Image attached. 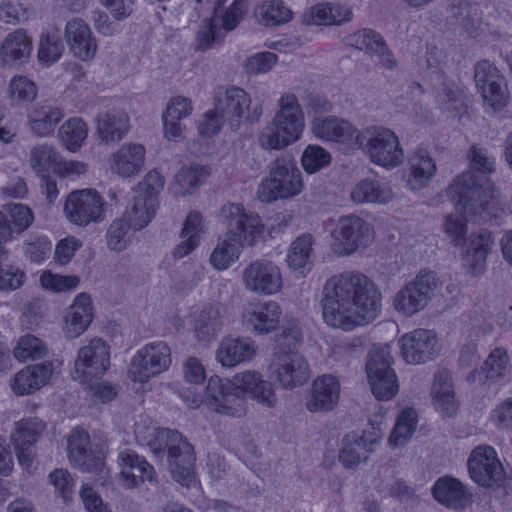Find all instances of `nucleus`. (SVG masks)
<instances>
[{"instance_id":"nucleus-1","label":"nucleus","mask_w":512,"mask_h":512,"mask_svg":"<svg viewBox=\"0 0 512 512\" xmlns=\"http://www.w3.org/2000/svg\"><path fill=\"white\" fill-rule=\"evenodd\" d=\"M381 292L365 274L345 271L330 277L321 300L324 321L349 331L373 321L381 309Z\"/></svg>"},{"instance_id":"nucleus-2","label":"nucleus","mask_w":512,"mask_h":512,"mask_svg":"<svg viewBox=\"0 0 512 512\" xmlns=\"http://www.w3.org/2000/svg\"><path fill=\"white\" fill-rule=\"evenodd\" d=\"M447 194L455 209L474 221H490L509 212L508 197L475 171L463 172L455 178Z\"/></svg>"},{"instance_id":"nucleus-3","label":"nucleus","mask_w":512,"mask_h":512,"mask_svg":"<svg viewBox=\"0 0 512 512\" xmlns=\"http://www.w3.org/2000/svg\"><path fill=\"white\" fill-rule=\"evenodd\" d=\"M226 234L220 239L210 256L211 265L225 270L238 260L242 248L252 246L264 230L260 216L247 212L242 204L229 203L221 208Z\"/></svg>"},{"instance_id":"nucleus-4","label":"nucleus","mask_w":512,"mask_h":512,"mask_svg":"<svg viewBox=\"0 0 512 512\" xmlns=\"http://www.w3.org/2000/svg\"><path fill=\"white\" fill-rule=\"evenodd\" d=\"M147 445L155 457H166L168 470L175 481L186 487L195 481V449L182 433L169 428H155Z\"/></svg>"},{"instance_id":"nucleus-5","label":"nucleus","mask_w":512,"mask_h":512,"mask_svg":"<svg viewBox=\"0 0 512 512\" xmlns=\"http://www.w3.org/2000/svg\"><path fill=\"white\" fill-rule=\"evenodd\" d=\"M277 106L278 111L259 135V144L264 149L285 148L300 139L305 127L304 113L294 94L282 95Z\"/></svg>"},{"instance_id":"nucleus-6","label":"nucleus","mask_w":512,"mask_h":512,"mask_svg":"<svg viewBox=\"0 0 512 512\" xmlns=\"http://www.w3.org/2000/svg\"><path fill=\"white\" fill-rule=\"evenodd\" d=\"M227 0H197L201 7L197 8L199 15L204 16V12H209L203 25L200 27L196 43L197 49L205 51L220 42L225 33L236 28L241 21L245 11L246 2L244 0H234L228 10L224 12Z\"/></svg>"},{"instance_id":"nucleus-7","label":"nucleus","mask_w":512,"mask_h":512,"mask_svg":"<svg viewBox=\"0 0 512 512\" xmlns=\"http://www.w3.org/2000/svg\"><path fill=\"white\" fill-rule=\"evenodd\" d=\"M270 177L261 182L257 195L269 203L280 198L294 197L303 190V181L295 158L282 153L269 165Z\"/></svg>"},{"instance_id":"nucleus-8","label":"nucleus","mask_w":512,"mask_h":512,"mask_svg":"<svg viewBox=\"0 0 512 512\" xmlns=\"http://www.w3.org/2000/svg\"><path fill=\"white\" fill-rule=\"evenodd\" d=\"M358 147L376 165L387 169L399 166L404 158L398 136L389 128L371 126L355 137Z\"/></svg>"},{"instance_id":"nucleus-9","label":"nucleus","mask_w":512,"mask_h":512,"mask_svg":"<svg viewBox=\"0 0 512 512\" xmlns=\"http://www.w3.org/2000/svg\"><path fill=\"white\" fill-rule=\"evenodd\" d=\"M438 287L439 280L435 272L421 271L413 281L395 294L394 308L406 316H411L427 306Z\"/></svg>"},{"instance_id":"nucleus-10","label":"nucleus","mask_w":512,"mask_h":512,"mask_svg":"<svg viewBox=\"0 0 512 512\" xmlns=\"http://www.w3.org/2000/svg\"><path fill=\"white\" fill-rule=\"evenodd\" d=\"M392 357L387 347L375 348L369 353L366 371L373 395L381 401L392 399L398 393L395 371L391 368Z\"/></svg>"},{"instance_id":"nucleus-11","label":"nucleus","mask_w":512,"mask_h":512,"mask_svg":"<svg viewBox=\"0 0 512 512\" xmlns=\"http://www.w3.org/2000/svg\"><path fill=\"white\" fill-rule=\"evenodd\" d=\"M333 251L338 256H348L360 247L368 246L373 239L371 225L364 219L347 215L338 220L333 231Z\"/></svg>"},{"instance_id":"nucleus-12","label":"nucleus","mask_w":512,"mask_h":512,"mask_svg":"<svg viewBox=\"0 0 512 512\" xmlns=\"http://www.w3.org/2000/svg\"><path fill=\"white\" fill-rule=\"evenodd\" d=\"M250 105L251 98L243 89L231 87L224 92L223 96L218 98L215 107L223 121H226L231 129L236 130L243 122L255 123L259 121L262 108L255 106L250 111Z\"/></svg>"},{"instance_id":"nucleus-13","label":"nucleus","mask_w":512,"mask_h":512,"mask_svg":"<svg viewBox=\"0 0 512 512\" xmlns=\"http://www.w3.org/2000/svg\"><path fill=\"white\" fill-rule=\"evenodd\" d=\"M171 364V350L164 342L145 345L133 357L129 374L134 382L145 383L166 371Z\"/></svg>"},{"instance_id":"nucleus-14","label":"nucleus","mask_w":512,"mask_h":512,"mask_svg":"<svg viewBox=\"0 0 512 512\" xmlns=\"http://www.w3.org/2000/svg\"><path fill=\"white\" fill-rule=\"evenodd\" d=\"M105 201L95 190L83 189L71 192L65 202L67 219L78 226L98 223L105 218Z\"/></svg>"},{"instance_id":"nucleus-15","label":"nucleus","mask_w":512,"mask_h":512,"mask_svg":"<svg viewBox=\"0 0 512 512\" xmlns=\"http://www.w3.org/2000/svg\"><path fill=\"white\" fill-rule=\"evenodd\" d=\"M110 366V348L100 339L94 338L81 347L74 363L73 378L80 383H87L94 378H101Z\"/></svg>"},{"instance_id":"nucleus-16","label":"nucleus","mask_w":512,"mask_h":512,"mask_svg":"<svg viewBox=\"0 0 512 512\" xmlns=\"http://www.w3.org/2000/svg\"><path fill=\"white\" fill-rule=\"evenodd\" d=\"M310 376L311 370L308 361L297 352L279 353L269 365V377L285 389H294L304 385Z\"/></svg>"},{"instance_id":"nucleus-17","label":"nucleus","mask_w":512,"mask_h":512,"mask_svg":"<svg viewBox=\"0 0 512 512\" xmlns=\"http://www.w3.org/2000/svg\"><path fill=\"white\" fill-rule=\"evenodd\" d=\"M472 480L488 488H499L505 481V471L491 446L476 447L467 461Z\"/></svg>"},{"instance_id":"nucleus-18","label":"nucleus","mask_w":512,"mask_h":512,"mask_svg":"<svg viewBox=\"0 0 512 512\" xmlns=\"http://www.w3.org/2000/svg\"><path fill=\"white\" fill-rule=\"evenodd\" d=\"M474 78L478 91L484 101L493 108L500 111L506 106L509 93L505 79L498 68L491 62L484 60L475 65Z\"/></svg>"},{"instance_id":"nucleus-19","label":"nucleus","mask_w":512,"mask_h":512,"mask_svg":"<svg viewBox=\"0 0 512 512\" xmlns=\"http://www.w3.org/2000/svg\"><path fill=\"white\" fill-rule=\"evenodd\" d=\"M244 287L257 295H273L283 286L280 268L272 261L257 259L242 272Z\"/></svg>"},{"instance_id":"nucleus-20","label":"nucleus","mask_w":512,"mask_h":512,"mask_svg":"<svg viewBox=\"0 0 512 512\" xmlns=\"http://www.w3.org/2000/svg\"><path fill=\"white\" fill-rule=\"evenodd\" d=\"M68 456L72 465L82 472L98 475L105 479L107 470L103 458L91 449L89 434L78 428L68 438Z\"/></svg>"},{"instance_id":"nucleus-21","label":"nucleus","mask_w":512,"mask_h":512,"mask_svg":"<svg viewBox=\"0 0 512 512\" xmlns=\"http://www.w3.org/2000/svg\"><path fill=\"white\" fill-rule=\"evenodd\" d=\"M399 343L404 360L409 364H421L437 355V338L434 332L416 329L403 335Z\"/></svg>"},{"instance_id":"nucleus-22","label":"nucleus","mask_w":512,"mask_h":512,"mask_svg":"<svg viewBox=\"0 0 512 512\" xmlns=\"http://www.w3.org/2000/svg\"><path fill=\"white\" fill-rule=\"evenodd\" d=\"M45 429L38 418L23 419L15 424L11 435L19 464L29 470L34 460V444Z\"/></svg>"},{"instance_id":"nucleus-23","label":"nucleus","mask_w":512,"mask_h":512,"mask_svg":"<svg viewBox=\"0 0 512 512\" xmlns=\"http://www.w3.org/2000/svg\"><path fill=\"white\" fill-rule=\"evenodd\" d=\"M118 461L121 467L120 481L123 487L134 489L144 482H157V474L154 467L143 456L135 451L126 449L120 452Z\"/></svg>"},{"instance_id":"nucleus-24","label":"nucleus","mask_w":512,"mask_h":512,"mask_svg":"<svg viewBox=\"0 0 512 512\" xmlns=\"http://www.w3.org/2000/svg\"><path fill=\"white\" fill-rule=\"evenodd\" d=\"M339 397V380L333 375L324 374L313 380L305 406L312 413L328 412L337 406Z\"/></svg>"},{"instance_id":"nucleus-25","label":"nucleus","mask_w":512,"mask_h":512,"mask_svg":"<svg viewBox=\"0 0 512 512\" xmlns=\"http://www.w3.org/2000/svg\"><path fill=\"white\" fill-rule=\"evenodd\" d=\"M65 39L77 58L89 61L95 57L97 42L89 25L83 19L74 17L66 23Z\"/></svg>"},{"instance_id":"nucleus-26","label":"nucleus","mask_w":512,"mask_h":512,"mask_svg":"<svg viewBox=\"0 0 512 512\" xmlns=\"http://www.w3.org/2000/svg\"><path fill=\"white\" fill-rule=\"evenodd\" d=\"M280 315L281 308L275 301L251 303L243 312V322L258 334H268L277 328Z\"/></svg>"},{"instance_id":"nucleus-27","label":"nucleus","mask_w":512,"mask_h":512,"mask_svg":"<svg viewBox=\"0 0 512 512\" xmlns=\"http://www.w3.org/2000/svg\"><path fill=\"white\" fill-rule=\"evenodd\" d=\"M53 371L50 361L27 366L11 379V389L18 396L34 393L48 383Z\"/></svg>"},{"instance_id":"nucleus-28","label":"nucleus","mask_w":512,"mask_h":512,"mask_svg":"<svg viewBox=\"0 0 512 512\" xmlns=\"http://www.w3.org/2000/svg\"><path fill=\"white\" fill-rule=\"evenodd\" d=\"M231 385L242 395L249 393L254 400L266 407H273L277 402L271 383L263 380L255 371L248 370L236 374Z\"/></svg>"},{"instance_id":"nucleus-29","label":"nucleus","mask_w":512,"mask_h":512,"mask_svg":"<svg viewBox=\"0 0 512 512\" xmlns=\"http://www.w3.org/2000/svg\"><path fill=\"white\" fill-rule=\"evenodd\" d=\"M256 351L257 346L250 338L226 337L221 341L216 357L223 367L232 368L252 360L256 355Z\"/></svg>"},{"instance_id":"nucleus-30","label":"nucleus","mask_w":512,"mask_h":512,"mask_svg":"<svg viewBox=\"0 0 512 512\" xmlns=\"http://www.w3.org/2000/svg\"><path fill=\"white\" fill-rule=\"evenodd\" d=\"M432 405L443 417L453 416L459 407L449 371H438L431 387Z\"/></svg>"},{"instance_id":"nucleus-31","label":"nucleus","mask_w":512,"mask_h":512,"mask_svg":"<svg viewBox=\"0 0 512 512\" xmlns=\"http://www.w3.org/2000/svg\"><path fill=\"white\" fill-rule=\"evenodd\" d=\"M92 301L88 294H79L65 316L64 332L67 338L80 336L91 324L93 319Z\"/></svg>"},{"instance_id":"nucleus-32","label":"nucleus","mask_w":512,"mask_h":512,"mask_svg":"<svg viewBox=\"0 0 512 512\" xmlns=\"http://www.w3.org/2000/svg\"><path fill=\"white\" fill-rule=\"evenodd\" d=\"M32 37L23 29L9 33L0 47V58L8 65H21L26 63L32 53Z\"/></svg>"},{"instance_id":"nucleus-33","label":"nucleus","mask_w":512,"mask_h":512,"mask_svg":"<svg viewBox=\"0 0 512 512\" xmlns=\"http://www.w3.org/2000/svg\"><path fill=\"white\" fill-rule=\"evenodd\" d=\"M144 155L141 144H125L111 155L110 168L121 177H133L142 170Z\"/></svg>"},{"instance_id":"nucleus-34","label":"nucleus","mask_w":512,"mask_h":512,"mask_svg":"<svg viewBox=\"0 0 512 512\" xmlns=\"http://www.w3.org/2000/svg\"><path fill=\"white\" fill-rule=\"evenodd\" d=\"M510 369V359L502 348H495L487 357L481 370H474L468 376L470 383L486 385L502 379Z\"/></svg>"},{"instance_id":"nucleus-35","label":"nucleus","mask_w":512,"mask_h":512,"mask_svg":"<svg viewBox=\"0 0 512 512\" xmlns=\"http://www.w3.org/2000/svg\"><path fill=\"white\" fill-rule=\"evenodd\" d=\"M379 438L380 436L376 434L374 437H368L366 434L362 436H345L343 439V447L339 453V461L346 468L356 467L362 459H367L368 454L373 451Z\"/></svg>"},{"instance_id":"nucleus-36","label":"nucleus","mask_w":512,"mask_h":512,"mask_svg":"<svg viewBox=\"0 0 512 512\" xmlns=\"http://www.w3.org/2000/svg\"><path fill=\"white\" fill-rule=\"evenodd\" d=\"M434 498L441 504L454 509H463L469 503V494L456 478H439L432 489Z\"/></svg>"},{"instance_id":"nucleus-37","label":"nucleus","mask_w":512,"mask_h":512,"mask_svg":"<svg viewBox=\"0 0 512 512\" xmlns=\"http://www.w3.org/2000/svg\"><path fill=\"white\" fill-rule=\"evenodd\" d=\"M312 131L317 138L344 143L354 137L356 129L348 121L336 117H319L312 121Z\"/></svg>"},{"instance_id":"nucleus-38","label":"nucleus","mask_w":512,"mask_h":512,"mask_svg":"<svg viewBox=\"0 0 512 512\" xmlns=\"http://www.w3.org/2000/svg\"><path fill=\"white\" fill-rule=\"evenodd\" d=\"M436 172L433 158L426 150H417L409 159L407 185L412 190L426 187Z\"/></svg>"},{"instance_id":"nucleus-39","label":"nucleus","mask_w":512,"mask_h":512,"mask_svg":"<svg viewBox=\"0 0 512 512\" xmlns=\"http://www.w3.org/2000/svg\"><path fill=\"white\" fill-rule=\"evenodd\" d=\"M315 238L310 233L299 235L291 244L287 252L286 262L289 268L304 274L310 271L313 263Z\"/></svg>"},{"instance_id":"nucleus-40","label":"nucleus","mask_w":512,"mask_h":512,"mask_svg":"<svg viewBox=\"0 0 512 512\" xmlns=\"http://www.w3.org/2000/svg\"><path fill=\"white\" fill-rule=\"evenodd\" d=\"M64 118V111L53 105H36L29 114L31 131L39 137L53 135L57 125Z\"/></svg>"},{"instance_id":"nucleus-41","label":"nucleus","mask_w":512,"mask_h":512,"mask_svg":"<svg viewBox=\"0 0 512 512\" xmlns=\"http://www.w3.org/2000/svg\"><path fill=\"white\" fill-rule=\"evenodd\" d=\"M204 233L202 216L197 211H191L184 220L180 237L183 241L178 244L173 255L175 258H183L194 251Z\"/></svg>"},{"instance_id":"nucleus-42","label":"nucleus","mask_w":512,"mask_h":512,"mask_svg":"<svg viewBox=\"0 0 512 512\" xmlns=\"http://www.w3.org/2000/svg\"><path fill=\"white\" fill-rule=\"evenodd\" d=\"M129 130V118L125 112H112L97 118V133L105 143L120 141Z\"/></svg>"},{"instance_id":"nucleus-43","label":"nucleus","mask_w":512,"mask_h":512,"mask_svg":"<svg viewBox=\"0 0 512 512\" xmlns=\"http://www.w3.org/2000/svg\"><path fill=\"white\" fill-rule=\"evenodd\" d=\"M393 197L392 190L386 184L376 180L364 179L352 190L351 198L357 204L387 203Z\"/></svg>"},{"instance_id":"nucleus-44","label":"nucleus","mask_w":512,"mask_h":512,"mask_svg":"<svg viewBox=\"0 0 512 512\" xmlns=\"http://www.w3.org/2000/svg\"><path fill=\"white\" fill-rule=\"evenodd\" d=\"M156 199L135 194L134 203L125 211L122 217L126 218L134 231L143 229L155 215Z\"/></svg>"},{"instance_id":"nucleus-45","label":"nucleus","mask_w":512,"mask_h":512,"mask_svg":"<svg viewBox=\"0 0 512 512\" xmlns=\"http://www.w3.org/2000/svg\"><path fill=\"white\" fill-rule=\"evenodd\" d=\"M255 15L265 26H277L288 22L292 12L280 0H266L255 9Z\"/></svg>"},{"instance_id":"nucleus-46","label":"nucleus","mask_w":512,"mask_h":512,"mask_svg":"<svg viewBox=\"0 0 512 512\" xmlns=\"http://www.w3.org/2000/svg\"><path fill=\"white\" fill-rule=\"evenodd\" d=\"M223 321L219 306H207L201 310L196 322L195 331L200 340H209L222 328Z\"/></svg>"},{"instance_id":"nucleus-47","label":"nucleus","mask_w":512,"mask_h":512,"mask_svg":"<svg viewBox=\"0 0 512 512\" xmlns=\"http://www.w3.org/2000/svg\"><path fill=\"white\" fill-rule=\"evenodd\" d=\"M59 138L62 144L71 152L77 151L88 135L86 123L81 118L67 120L59 129Z\"/></svg>"},{"instance_id":"nucleus-48","label":"nucleus","mask_w":512,"mask_h":512,"mask_svg":"<svg viewBox=\"0 0 512 512\" xmlns=\"http://www.w3.org/2000/svg\"><path fill=\"white\" fill-rule=\"evenodd\" d=\"M132 225L125 217L112 221L106 232L107 247L115 252L124 251L132 242Z\"/></svg>"},{"instance_id":"nucleus-49","label":"nucleus","mask_w":512,"mask_h":512,"mask_svg":"<svg viewBox=\"0 0 512 512\" xmlns=\"http://www.w3.org/2000/svg\"><path fill=\"white\" fill-rule=\"evenodd\" d=\"M417 424V415L414 409L407 408L397 418L395 427L391 432L388 443L392 448L403 446L411 438Z\"/></svg>"},{"instance_id":"nucleus-50","label":"nucleus","mask_w":512,"mask_h":512,"mask_svg":"<svg viewBox=\"0 0 512 512\" xmlns=\"http://www.w3.org/2000/svg\"><path fill=\"white\" fill-rule=\"evenodd\" d=\"M25 273L8 262V251L0 245V291H14L23 286Z\"/></svg>"},{"instance_id":"nucleus-51","label":"nucleus","mask_w":512,"mask_h":512,"mask_svg":"<svg viewBox=\"0 0 512 512\" xmlns=\"http://www.w3.org/2000/svg\"><path fill=\"white\" fill-rule=\"evenodd\" d=\"M30 163L39 176L47 175L50 170L55 171L60 164V156L49 145L35 146L30 152Z\"/></svg>"},{"instance_id":"nucleus-52","label":"nucleus","mask_w":512,"mask_h":512,"mask_svg":"<svg viewBox=\"0 0 512 512\" xmlns=\"http://www.w3.org/2000/svg\"><path fill=\"white\" fill-rule=\"evenodd\" d=\"M207 176L208 171L204 166L195 164L182 167L175 176L176 193L180 195L191 193Z\"/></svg>"},{"instance_id":"nucleus-53","label":"nucleus","mask_w":512,"mask_h":512,"mask_svg":"<svg viewBox=\"0 0 512 512\" xmlns=\"http://www.w3.org/2000/svg\"><path fill=\"white\" fill-rule=\"evenodd\" d=\"M13 353L15 358L25 362L45 356L47 353V347L41 339L34 335L27 334L18 340Z\"/></svg>"},{"instance_id":"nucleus-54","label":"nucleus","mask_w":512,"mask_h":512,"mask_svg":"<svg viewBox=\"0 0 512 512\" xmlns=\"http://www.w3.org/2000/svg\"><path fill=\"white\" fill-rule=\"evenodd\" d=\"M493 244L494 240L491 233L487 230H479V232L472 235L467 255L473 259V263L471 264L473 269L485 263L487 254Z\"/></svg>"},{"instance_id":"nucleus-55","label":"nucleus","mask_w":512,"mask_h":512,"mask_svg":"<svg viewBox=\"0 0 512 512\" xmlns=\"http://www.w3.org/2000/svg\"><path fill=\"white\" fill-rule=\"evenodd\" d=\"M64 51L59 32H48L40 39L38 59L42 63L51 64L58 61Z\"/></svg>"},{"instance_id":"nucleus-56","label":"nucleus","mask_w":512,"mask_h":512,"mask_svg":"<svg viewBox=\"0 0 512 512\" xmlns=\"http://www.w3.org/2000/svg\"><path fill=\"white\" fill-rule=\"evenodd\" d=\"M348 41L352 47L370 55H374L379 49H382L385 43V40L379 33L367 28L350 35Z\"/></svg>"},{"instance_id":"nucleus-57","label":"nucleus","mask_w":512,"mask_h":512,"mask_svg":"<svg viewBox=\"0 0 512 512\" xmlns=\"http://www.w3.org/2000/svg\"><path fill=\"white\" fill-rule=\"evenodd\" d=\"M10 99L17 103L32 102L37 96V87L34 82L25 76H15L8 87Z\"/></svg>"},{"instance_id":"nucleus-58","label":"nucleus","mask_w":512,"mask_h":512,"mask_svg":"<svg viewBox=\"0 0 512 512\" xmlns=\"http://www.w3.org/2000/svg\"><path fill=\"white\" fill-rule=\"evenodd\" d=\"M331 162L330 153L318 145H308L301 157V163L304 170L309 173H315L322 168L327 167Z\"/></svg>"},{"instance_id":"nucleus-59","label":"nucleus","mask_w":512,"mask_h":512,"mask_svg":"<svg viewBox=\"0 0 512 512\" xmlns=\"http://www.w3.org/2000/svg\"><path fill=\"white\" fill-rule=\"evenodd\" d=\"M215 411L232 417H242L246 413L245 400L243 395L238 392L233 385H228V391Z\"/></svg>"},{"instance_id":"nucleus-60","label":"nucleus","mask_w":512,"mask_h":512,"mask_svg":"<svg viewBox=\"0 0 512 512\" xmlns=\"http://www.w3.org/2000/svg\"><path fill=\"white\" fill-rule=\"evenodd\" d=\"M40 283L45 289L61 293L75 289L80 283V278L76 275H59L44 271L40 276Z\"/></svg>"},{"instance_id":"nucleus-61","label":"nucleus","mask_w":512,"mask_h":512,"mask_svg":"<svg viewBox=\"0 0 512 512\" xmlns=\"http://www.w3.org/2000/svg\"><path fill=\"white\" fill-rule=\"evenodd\" d=\"M99 378H94L87 383H81L88 394L99 400L102 403H107L114 400L118 394L120 387L108 381H98Z\"/></svg>"},{"instance_id":"nucleus-62","label":"nucleus","mask_w":512,"mask_h":512,"mask_svg":"<svg viewBox=\"0 0 512 512\" xmlns=\"http://www.w3.org/2000/svg\"><path fill=\"white\" fill-rule=\"evenodd\" d=\"M2 211L7 213L9 222L16 234L24 231L32 223V212L23 204H9L4 206Z\"/></svg>"},{"instance_id":"nucleus-63","label":"nucleus","mask_w":512,"mask_h":512,"mask_svg":"<svg viewBox=\"0 0 512 512\" xmlns=\"http://www.w3.org/2000/svg\"><path fill=\"white\" fill-rule=\"evenodd\" d=\"M456 211L461 214V217L448 215L445 222V232L452 238L455 246H461L465 242L466 222L474 219L467 218L463 212L457 209Z\"/></svg>"},{"instance_id":"nucleus-64","label":"nucleus","mask_w":512,"mask_h":512,"mask_svg":"<svg viewBox=\"0 0 512 512\" xmlns=\"http://www.w3.org/2000/svg\"><path fill=\"white\" fill-rule=\"evenodd\" d=\"M49 480L59 495L66 501H70L73 495V478L66 469H55L49 474Z\"/></svg>"}]
</instances>
